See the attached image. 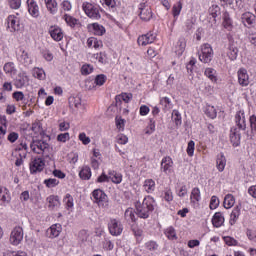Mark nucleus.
Instances as JSON below:
<instances>
[{
  "label": "nucleus",
  "instance_id": "1",
  "mask_svg": "<svg viewBox=\"0 0 256 256\" xmlns=\"http://www.w3.org/2000/svg\"><path fill=\"white\" fill-rule=\"evenodd\" d=\"M155 199L151 196H147L141 202H136V215L140 217V219H149V216L153 211H155L156 207Z\"/></svg>",
  "mask_w": 256,
  "mask_h": 256
},
{
  "label": "nucleus",
  "instance_id": "2",
  "mask_svg": "<svg viewBox=\"0 0 256 256\" xmlns=\"http://www.w3.org/2000/svg\"><path fill=\"white\" fill-rule=\"evenodd\" d=\"M30 149L37 155H43L45 158L51 157L52 148L43 140H34L30 145Z\"/></svg>",
  "mask_w": 256,
  "mask_h": 256
},
{
  "label": "nucleus",
  "instance_id": "3",
  "mask_svg": "<svg viewBox=\"0 0 256 256\" xmlns=\"http://www.w3.org/2000/svg\"><path fill=\"white\" fill-rule=\"evenodd\" d=\"M92 197H93V201L94 203H97V205H99V207H109V200L107 198V194H105V192H103V190L101 189H96L92 192Z\"/></svg>",
  "mask_w": 256,
  "mask_h": 256
},
{
  "label": "nucleus",
  "instance_id": "4",
  "mask_svg": "<svg viewBox=\"0 0 256 256\" xmlns=\"http://www.w3.org/2000/svg\"><path fill=\"white\" fill-rule=\"evenodd\" d=\"M82 9L84 13L87 15V17H90V19H101V14L99 13V7L89 2H84L82 4Z\"/></svg>",
  "mask_w": 256,
  "mask_h": 256
},
{
  "label": "nucleus",
  "instance_id": "5",
  "mask_svg": "<svg viewBox=\"0 0 256 256\" xmlns=\"http://www.w3.org/2000/svg\"><path fill=\"white\" fill-rule=\"evenodd\" d=\"M213 59V48L210 44H203L201 46V53L199 54V60L201 63H211Z\"/></svg>",
  "mask_w": 256,
  "mask_h": 256
},
{
  "label": "nucleus",
  "instance_id": "6",
  "mask_svg": "<svg viewBox=\"0 0 256 256\" xmlns=\"http://www.w3.org/2000/svg\"><path fill=\"white\" fill-rule=\"evenodd\" d=\"M109 233L114 237H119L123 233V224L117 219H110L108 223Z\"/></svg>",
  "mask_w": 256,
  "mask_h": 256
},
{
  "label": "nucleus",
  "instance_id": "7",
  "mask_svg": "<svg viewBox=\"0 0 256 256\" xmlns=\"http://www.w3.org/2000/svg\"><path fill=\"white\" fill-rule=\"evenodd\" d=\"M139 17L142 21H151L153 19V11L151 10V6L146 3L139 4Z\"/></svg>",
  "mask_w": 256,
  "mask_h": 256
},
{
  "label": "nucleus",
  "instance_id": "8",
  "mask_svg": "<svg viewBox=\"0 0 256 256\" xmlns=\"http://www.w3.org/2000/svg\"><path fill=\"white\" fill-rule=\"evenodd\" d=\"M23 235V228L21 226L14 227L10 234L11 245H19L23 241Z\"/></svg>",
  "mask_w": 256,
  "mask_h": 256
},
{
  "label": "nucleus",
  "instance_id": "9",
  "mask_svg": "<svg viewBox=\"0 0 256 256\" xmlns=\"http://www.w3.org/2000/svg\"><path fill=\"white\" fill-rule=\"evenodd\" d=\"M45 169V160L41 157H36L30 162V173L35 175V173H41Z\"/></svg>",
  "mask_w": 256,
  "mask_h": 256
},
{
  "label": "nucleus",
  "instance_id": "10",
  "mask_svg": "<svg viewBox=\"0 0 256 256\" xmlns=\"http://www.w3.org/2000/svg\"><path fill=\"white\" fill-rule=\"evenodd\" d=\"M17 61H19V63H21L22 65H25V67H28V65H31V63H33L31 55L25 49L18 50Z\"/></svg>",
  "mask_w": 256,
  "mask_h": 256
},
{
  "label": "nucleus",
  "instance_id": "11",
  "mask_svg": "<svg viewBox=\"0 0 256 256\" xmlns=\"http://www.w3.org/2000/svg\"><path fill=\"white\" fill-rule=\"evenodd\" d=\"M160 169L166 175L173 173V159L170 156H165L161 160Z\"/></svg>",
  "mask_w": 256,
  "mask_h": 256
},
{
  "label": "nucleus",
  "instance_id": "12",
  "mask_svg": "<svg viewBox=\"0 0 256 256\" xmlns=\"http://www.w3.org/2000/svg\"><path fill=\"white\" fill-rule=\"evenodd\" d=\"M7 28L11 33H15V31H21V24L19 23V18L10 15L7 19Z\"/></svg>",
  "mask_w": 256,
  "mask_h": 256
},
{
  "label": "nucleus",
  "instance_id": "13",
  "mask_svg": "<svg viewBox=\"0 0 256 256\" xmlns=\"http://www.w3.org/2000/svg\"><path fill=\"white\" fill-rule=\"evenodd\" d=\"M157 39V36L151 32L144 34L138 38V45L145 47L147 45H151Z\"/></svg>",
  "mask_w": 256,
  "mask_h": 256
},
{
  "label": "nucleus",
  "instance_id": "14",
  "mask_svg": "<svg viewBox=\"0 0 256 256\" xmlns=\"http://www.w3.org/2000/svg\"><path fill=\"white\" fill-rule=\"evenodd\" d=\"M235 123L241 131H245L247 129V122L245 121V112L240 110L235 115Z\"/></svg>",
  "mask_w": 256,
  "mask_h": 256
},
{
  "label": "nucleus",
  "instance_id": "15",
  "mask_svg": "<svg viewBox=\"0 0 256 256\" xmlns=\"http://www.w3.org/2000/svg\"><path fill=\"white\" fill-rule=\"evenodd\" d=\"M238 83L241 87H247L249 85V74L245 68L238 70Z\"/></svg>",
  "mask_w": 256,
  "mask_h": 256
},
{
  "label": "nucleus",
  "instance_id": "16",
  "mask_svg": "<svg viewBox=\"0 0 256 256\" xmlns=\"http://www.w3.org/2000/svg\"><path fill=\"white\" fill-rule=\"evenodd\" d=\"M237 55H239V49L235 45V42L230 41L227 47V57H229L230 61H235Z\"/></svg>",
  "mask_w": 256,
  "mask_h": 256
},
{
  "label": "nucleus",
  "instance_id": "17",
  "mask_svg": "<svg viewBox=\"0 0 256 256\" xmlns=\"http://www.w3.org/2000/svg\"><path fill=\"white\" fill-rule=\"evenodd\" d=\"M230 141L234 147H239L241 143V133L238 128H232L230 130Z\"/></svg>",
  "mask_w": 256,
  "mask_h": 256
},
{
  "label": "nucleus",
  "instance_id": "18",
  "mask_svg": "<svg viewBox=\"0 0 256 256\" xmlns=\"http://www.w3.org/2000/svg\"><path fill=\"white\" fill-rule=\"evenodd\" d=\"M186 47H187V41L185 40L184 37H180L175 46L176 55H178V57H181V55H183V53H185Z\"/></svg>",
  "mask_w": 256,
  "mask_h": 256
},
{
  "label": "nucleus",
  "instance_id": "19",
  "mask_svg": "<svg viewBox=\"0 0 256 256\" xmlns=\"http://www.w3.org/2000/svg\"><path fill=\"white\" fill-rule=\"evenodd\" d=\"M49 34L54 41H61L63 39V31L57 26L50 27Z\"/></svg>",
  "mask_w": 256,
  "mask_h": 256
},
{
  "label": "nucleus",
  "instance_id": "20",
  "mask_svg": "<svg viewBox=\"0 0 256 256\" xmlns=\"http://www.w3.org/2000/svg\"><path fill=\"white\" fill-rule=\"evenodd\" d=\"M28 11L32 17H39V5L35 0H27Z\"/></svg>",
  "mask_w": 256,
  "mask_h": 256
},
{
  "label": "nucleus",
  "instance_id": "21",
  "mask_svg": "<svg viewBox=\"0 0 256 256\" xmlns=\"http://www.w3.org/2000/svg\"><path fill=\"white\" fill-rule=\"evenodd\" d=\"M223 223H225V217L223 216V213L216 212L212 217L213 227H216V228L222 227Z\"/></svg>",
  "mask_w": 256,
  "mask_h": 256
},
{
  "label": "nucleus",
  "instance_id": "22",
  "mask_svg": "<svg viewBox=\"0 0 256 256\" xmlns=\"http://www.w3.org/2000/svg\"><path fill=\"white\" fill-rule=\"evenodd\" d=\"M227 165V159L223 153H220L216 159V167L220 173L225 171V166Z\"/></svg>",
  "mask_w": 256,
  "mask_h": 256
},
{
  "label": "nucleus",
  "instance_id": "23",
  "mask_svg": "<svg viewBox=\"0 0 256 256\" xmlns=\"http://www.w3.org/2000/svg\"><path fill=\"white\" fill-rule=\"evenodd\" d=\"M60 233H61V226L59 224H54L47 230V235L51 239H55V237H59Z\"/></svg>",
  "mask_w": 256,
  "mask_h": 256
},
{
  "label": "nucleus",
  "instance_id": "24",
  "mask_svg": "<svg viewBox=\"0 0 256 256\" xmlns=\"http://www.w3.org/2000/svg\"><path fill=\"white\" fill-rule=\"evenodd\" d=\"M29 83V77H27L26 73H22L18 75V78L15 81V86L17 89H21V87H25Z\"/></svg>",
  "mask_w": 256,
  "mask_h": 256
},
{
  "label": "nucleus",
  "instance_id": "25",
  "mask_svg": "<svg viewBox=\"0 0 256 256\" xmlns=\"http://www.w3.org/2000/svg\"><path fill=\"white\" fill-rule=\"evenodd\" d=\"M242 23L247 27V25H253L255 22V15L251 12H245L241 16Z\"/></svg>",
  "mask_w": 256,
  "mask_h": 256
},
{
  "label": "nucleus",
  "instance_id": "26",
  "mask_svg": "<svg viewBox=\"0 0 256 256\" xmlns=\"http://www.w3.org/2000/svg\"><path fill=\"white\" fill-rule=\"evenodd\" d=\"M9 201H11L9 190L0 186V205H5V203H9Z\"/></svg>",
  "mask_w": 256,
  "mask_h": 256
},
{
  "label": "nucleus",
  "instance_id": "27",
  "mask_svg": "<svg viewBox=\"0 0 256 256\" xmlns=\"http://www.w3.org/2000/svg\"><path fill=\"white\" fill-rule=\"evenodd\" d=\"M109 177L110 181H112V183H115L116 185H119V183L123 181V174L115 170L109 171Z\"/></svg>",
  "mask_w": 256,
  "mask_h": 256
},
{
  "label": "nucleus",
  "instance_id": "28",
  "mask_svg": "<svg viewBox=\"0 0 256 256\" xmlns=\"http://www.w3.org/2000/svg\"><path fill=\"white\" fill-rule=\"evenodd\" d=\"M240 215H241V207L236 206L230 214V221H229L230 225H235Z\"/></svg>",
  "mask_w": 256,
  "mask_h": 256
},
{
  "label": "nucleus",
  "instance_id": "29",
  "mask_svg": "<svg viewBox=\"0 0 256 256\" xmlns=\"http://www.w3.org/2000/svg\"><path fill=\"white\" fill-rule=\"evenodd\" d=\"M79 177L83 181H89L91 179V168L89 166H84L79 172Z\"/></svg>",
  "mask_w": 256,
  "mask_h": 256
},
{
  "label": "nucleus",
  "instance_id": "30",
  "mask_svg": "<svg viewBox=\"0 0 256 256\" xmlns=\"http://www.w3.org/2000/svg\"><path fill=\"white\" fill-rule=\"evenodd\" d=\"M44 2L49 13L55 15V13H57V0H44Z\"/></svg>",
  "mask_w": 256,
  "mask_h": 256
},
{
  "label": "nucleus",
  "instance_id": "31",
  "mask_svg": "<svg viewBox=\"0 0 256 256\" xmlns=\"http://www.w3.org/2000/svg\"><path fill=\"white\" fill-rule=\"evenodd\" d=\"M223 27L231 31L233 29V20H231V16H229V12L223 13Z\"/></svg>",
  "mask_w": 256,
  "mask_h": 256
},
{
  "label": "nucleus",
  "instance_id": "32",
  "mask_svg": "<svg viewBox=\"0 0 256 256\" xmlns=\"http://www.w3.org/2000/svg\"><path fill=\"white\" fill-rule=\"evenodd\" d=\"M90 29H92L94 35H98L99 37H101V35H105V27H103V25L93 23L90 25Z\"/></svg>",
  "mask_w": 256,
  "mask_h": 256
},
{
  "label": "nucleus",
  "instance_id": "33",
  "mask_svg": "<svg viewBox=\"0 0 256 256\" xmlns=\"http://www.w3.org/2000/svg\"><path fill=\"white\" fill-rule=\"evenodd\" d=\"M31 129L35 133V135H42V137L45 136V130H43V124H41V122H34Z\"/></svg>",
  "mask_w": 256,
  "mask_h": 256
},
{
  "label": "nucleus",
  "instance_id": "34",
  "mask_svg": "<svg viewBox=\"0 0 256 256\" xmlns=\"http://www.w3.org/2000/svg\"><path fill=\"white\" fill-rule=\"evenodd\" d=\"M87 45L88 47H93L94 49H101V47H103V42L95 37H90L87 40Z\"/></svg>",
  "mask_w": 256,
  "mask_h": 256
},
{
  "label": "nucleus",
  "instance_id": "35",
  "mask_svg": "<svg viewBox=\"0 0 256 256\" xmlns=\"http://www.w3.org/2000/svg\"><path fill=\"white\" fill-rule=\"evenodd\" d=\"M49 209H55V207H59L61 202H59V196H49L47 198Z\"/></svg>",
  "mask_w": 256,
  "mask_h": 256
},
{
  "label": "nucleus",
  "instance_id": "36",
  "mask_svg": "<svg viewBox=\"0 0 256 256\" xmlns=\"http://www.w3.org/2000/svg\"><path fill=\"white\" fill-rule=\"evenodd\" d=\"M224 207L225 209H231L235 205V197L232 194H227L224 198Z\"/></svg>",
  "mask_w": 256,
  "mask_h": 256
},
{
  "label": "nucleus",
  "instance_id": "37",
  "mask_svg": "<svg viewBox=\"0 0 256 256\" xmlns=\"http://www.w3.org/2000/svg\"><path fill=\"white\" fill-rule=\"evenodd\" d=\"M191 203H199L201 201V191L199 188H193L190 196Z\"/></svg>",
  "mask_w": 256,
  "mask_h": 256
},
{
  "label": "nucleus",
  "instance_id": "38",
  "mask_svg": "<svg viewBox=\"0 0 256 256\" xmlns=\"http://www.w3.org/2000/svg\"><path fill=\"white\" fill-rule=\"evenodd\" d=\"M3 69L7 75H15L17 73V69H15V64L13 62L4 64Z\"/></svg>",
  "mask_w": 256,
  "mask_h": 256
},
{
  "label": "nucleus",
  "instance_id": "39",
  "mask_svg": "<svg viewBox=\"0 0 256 256\" xmlns=\"http://www.w3.org/2000/svg\"><path fill=\"white\" fill-rule=\"evenodd\" d=\"M143 187L146 192L153 193V191H155V180L153 179L145 180Z\"/></svg>",
  "mask_w": 256,
  "mask_h": 256
},
{
  "label": "nucleus",
  "instance_id": "40",
  "mask_svg": "<svg viewBox=\"0 0 256 256\" xmlns=\"http://www.w3.org/2000/svg\"><path fill=\"white\" fill-rule=\"evenodd\" d=\"M124 217L126 221H131V223H135V221H137V218L135 217V210H133V208L126 209Z\"/></svg>",
  "mask_w": 256,
  "mask_h": 256
},
{
  "label": "nucleus",
  "instance_id": "41",
  "mask_svg": "<svg viewBox=\"0 0 256 256\" xmlns=\"http://www.w3.org/2000/svg\"><path fill=\"white\" fill-rule=\"evenodd\" d=\"M204 75L210 79L213 83L217 82V71L213 68H207Z\"/></svg>",
  "mask_w": 256,
  "mask_h": 256
},
{
  "label": "nucleus",
  "instance_id": "42",
  "mask_svg": "<svg viewBox=\"0 0 256 256\" xmlns=\"http://www.w3.org/2000/svg\"><path fill=\"white\" fill-rule=\"evenodd\" d=\"M91 59H93V61H98L99 63H107V54H105V52L92 54Z\"/></svg>",
  "mask_w": 256,
  "mask_h": 256
},
{
  "label": "nucleus",
  "instance_id": "43",
  "mask_svg": "<svg viewBox=\"0 0 256 256\" xmlns=\"http://www.w3.org/2000/svg\"><path fill=\"white\" fill-rule=\"evenodd\" d=\"M172 121L175 123L176 127H180L182 120L181 113H179V110L172 111Z\"/></svg>",
  "mask_w": 256,
  "mask_h": 256
},
{
  "label": "nucleus",
  "instance_id": "44",
  "mask_svg": "<svg viewBox=\"0 0 256 256\" xmlns=\"http://www.w3.org/2000/svg\"><path fill=\"white\" fill-rule=\"evenodd\" d=\"M205 115H207V117H210V119H215V117H217V110L215 109V107L208 105L205 108Z\"/></svg>",
  "mask_w": 256,
  "mask_h": 256
},
{
  "label": "nucleus",
  "instance_id": "45",
  "mask_svg": "<svg viewBox=\"0 0 256 256\" xmlns=\"http://www.w3.org/2000/svg\"><path fill=\"white\" fill-rule=\"evenodd\" d=\"M63 201L68 211L69 209H73L74 203H73V196H71V194H66Z\"/></svg>",
  "mask_w": 256,
  "mask_h": 256
},
{
  "label": "nucleus",
  "instance_id": "46",
  "mask_svg": "<svg viewBox=\"0 0 256 256\" xmlns=\"http://www.w3.org/2000/svg\"><path fill=\"white\" fill-rule=\"evenodd\" d=\"M115 123L118 131H125V119H123L121 116H116Z\"/></svg>",
  "mask_w": 256,
  "mask_h": 256
},
{
  "label": "nucleus",
  "instance_id": "47",
  "mask_svg": "<svg viewBox=\"0 0 256 256\" xmlns=\"http://www.w3.org/2000/svg\"><path fill=\"white\" fill-rule=\"evenodd\" d=\"M64 20L67 23V25H69V27H75V25H79V20L70 15H64Z\"/></svg>",
  "mask_w": 256,
  "mask_h": 256
},
{
  "label": "nucleus",
  "instance_id": "48",
  "mask_svg": "<svg viewBox=\"0 0 256 256\" xmlns=\"http://www.w3.org/2000/svg\"><path fill=\"white\" fill-rule=\"evenodd\" d=\"M145 133L146 135H151L155 133V119L153 118L149 119V123H148V126L146 127Z\"/></svg>",
  "mask_w": 256,
  "mask_h": 256
},
{
  "label": "nucleus",
  "instance_id": "49",
  "mask_svg": "<svg viewBox=\"0 0 256 256\" xmlns=\"http://www.w3.org/2000/svg\"><path fill=\"white\" fill-rule=\"evenodd\" d=\"M164 233L166 237L170 240L177 239V233H175V228H173L172 226L167 228Z\"/></svg>",
  "mask_w": 256,
  "mask_h": 256
},
{
  "label": "nucleus",
  "instance_id": "50",
  "mask_svg": "<svg viewBox=\"0 0 256 256\" xmlns=\"http://www.w3.org/2000/svg\"><path fill=\"white\" fill-rule=\"evenodd\" d=\"M124 101V103H129L131 99H133V94L122 93L121 95L116 97V101Z\"/></svg>",
  "mask_w": 256,
  "mask_h": 256
},
{
  "label": "nucleus",
  "instance_id": "51",
  "mask_svg": "<svg viewBox=\"0 0 256 256\" xmlns=\"http://www.w3.org/2000/svg\"><path fill=\"white\" fill-rule=\"evenodd\" d=\"M181 9H183V4L181 2H177L176 4H174L172 8L173 16L179 17V15L181 14Z\"/></svg>",
  "mask_w": 256,
  "mask_h": 256
},
{
  "label": "nucleus",
  "instance_id": "52",
  "mask_svg": "<svg viewBox=\"0 0 256 256\" xmlns=\"http://www.w3.org/2000/svg\"><path fill=\"white\" fill-rule=\"evenodd\" d=\"M145 248L148 251H157V249H159V244H157V242H155L153 240H150L145 243Z\"/></svg>",
  "mask_w": 256,
  "mask_h": 256
},
{
  "label": "nucleus",
  "instance_id": "53",
  "mask_svg": "<svg viewBox=\"0 0 256 256\" xmlns=\"http://www.w3.org/2000/svg\"><path fill=\"white\" fill-rule=\"evenodd\" d=\"M44 185H46V187L51 189V188L57 187V185H59V180H57L55 178L46 179V180H44Z\"/></svg>",
  "mask_w": 256,
  "mask_h": 256
},
{
  "label": "nucleus",
  "instance_id": "54",
  "mask_svg": "<svg viewBox=\"0 0 256 256\" xmlns=\"http://www.w3.org/2000/svg\"><path fill=\"white\" fill-rule=\"evenodd\" d=\"M82 75H91L93 73V66L90 64H85L81 68Z\"/></svg>",
  "mask_w": 256,
  "mask_h": 256
},
{
  "label": "nucleus",
  "instance_id": "55",
  "mask_svg": "<svg viewBox=\"0 0 256 256\" xmlns=\"http://www.w3.org/2000/svg\"><path fill=\"white\" fill-rule=\"evenodd\" d=\"M224 243L228 245L229 247L237 246V240L235 238L230 237V236H224L223 237Z\"/></svg>",
  "mask_w": 256,
  "mask_h": 256
},
{
  "label": "nucleus",
  "instance_id": "56",
  "mask_svg": "<svg viewBox=\"0 0 256 256\" xmlns=\"http://www.w3.org/2000/svg\"><path fill=\"white\" fill-rule=\"evenodd\" d=\"M105 81H107V76L100 74L96 76L94 83L101 87V85L105 84Z\"/></svg>",
  "mask_w": 256,
  "mask_h": 256
},
{
  "label": "nucleus",
  "instance_id": "57",
  "mask_svg": "<svg viewBox=\"0 0 256 256\" xmlns=\"http://www.w3.org/2000/svg\"><path fill=\"white\" fill-rule=\"evenodd\" d=\"M186 151L189 157H193V154L195 153V142L193 140L188 142V147Z\"/></svg>",
  "mask_w": 256,
  "mask_h": 256
},
{
  "label": "nucleus",
  "instance_id": "58",
  "mask_svg": "<svg viewBox=\"0 0 256 256\" xmlns=\"http://www.w3.org/2000/svg\"><path fill=\"white\" fill-rule=\"evenodd\" d=\"M117 143H119V145H126V143L129 141V138H127V136L125 134H119L116 137Z\"/></svg>",
  "mask_w": 256,
  "mask_h": 256
},
{
  "label": "nucleus",
  "instance_id": "59",
  "mask_svg": "<svg viewBox=\"0 0 256 256\" xmlns=\"http://www.w3.org/2000/svg\"><path fill=\"white\" fill-rule=\"evenodd\" d=\"M79 141H81L83 145H89V143H91V138H89L85 133H80Z\"/></svg>",
  "mask_w": 256,
  "mask_h": 256
},
{
  "label": "nucleus",
  "instance_id": "60",
  "mask_svg": "<svg viewBox=\"0 0 256 256\" xmlns=\"http://www.w3.org/2000/svg\"><path fill=\"white\" fill-rule=\"evenodd\" d=\"M219 207V198L212 196L210 200V209H217Z\"/></svg>",
  "mask_w": 256,
  "mask_h": 256
},
{
  "label": "nucleus",
  "instance_id": "61",
  "mask_svg": "<svg viewBox=\"0 0 256 256\" xmlns=\"http://www.w3.org/2000/svg\"><path fill=\"white\" fill-rule=\"evenodd\" d=\"M34 77H36V79H40V80L45 79V71L43 69L37 68L34 71Z\"/></svg>",
  "mask_w": 256,
  "mask_h": 256
},
{
  "label": "nucleus",
  "instance_id": "62",
  "mask_svg": "<svg viewBox=\"0 0 256 256\" xmlns=\"http://www.w3.org/2000/svg\"><path fill=\"white\" fill-rule=\"evenodd\" d=\"M163 199L170 203L173 200V192L170 189L165 190Z\"/></svg>",
  "mask_w": 256,
  "mask_h": 256
},
{
  "label": "nucleus",
  "instance_id": "63",
  "mask_svg": "<svg viewBox=\"0 0 256 256\" xmlns=\"http://www.w3.org/2000/svg\"><path fill=\"white\" fill-rule=\"evenodd\" d=\"M246 235L250 241H255L256 239V230L247 229Z\"/></svg>",
  "mask_w": 256,
  "mask_h": 256
},
{
  "label": "nucleus",
  "instance_id": "64",
  "mask_svg": "<svg viewBox=\"0 0 256 256\" xmlns=\"http://www.w3.org/2000/svg\"><path fill=\"white\" fill-rule=\"evenodd\" d=\"M250 127H251V130L254 133H256V116L255 115L250 116Z\"/></svg>",
  "mask_w": 256,
  "mask_h": 256
}]
</instances>
